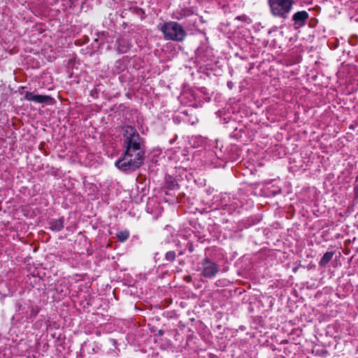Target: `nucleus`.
I'll return each instance as SVG.
<instances>
[{
    "mask_svg": "<svg viewBox=\"0 0 358 358\" xmlns=\"http://www.w3.org/2000/svg\"><path fill=\"white\" fill-rule=\"evenodd\" d=\"M296 270H297V268H293V271H294V272H296Z\"/></svg>",
    "mask_w": 358,
    "mask_h": 358,
    "instance_id": "obj_14",
    "label": "nucleus"
},
{
    "mask_svg": "<svg viewBox=\"0 0 358 358\" xmlns=\"http://www.w3.org/2000/svg\"><path fill=\"white\" fill-rule=\"evenodd\" d=\"M166 40L182 41L186 37L183 27L176 22H168L162 24L159 28Z\"/></svg>",
    "mask_w": 358,
    "mask_h": 358,
    "instance_id": "obj_2",
    "label": "nucleus"
},
{
    "mask_svg": "<svg viewBox=\"0 0 358 358\" xmlns=\"http://www.w3.org/2000/svg\"><path fill=\"white\" fill-rule=\"evenodd\" d=\"M129 234L127 231H117L116 236L121 242L125 241L129 238Z\"/></svg>",
    "mask_w": 358,
    "mask_h": 358,
    "instance_id": "obj_11",
    "label": "nucleus"
},
{
    "mask_svg": "<svg viewBox=\"0 0 358 358\" xmlns=\"http://www.w3.org/2000/svg\"><path fill=\"white\" fill-rule=\"evenodd\" d=\"M124 136L126 150L124 156L115 162V166L122 171H133L142 165L144 150L140 136L134 127H126Z\"/></svg>",
    "mask_w": 358,
    "mask_h": 358,
    "instance_id": "obj_1",
    "label": "nucleus"
},
{
    "mask_svg": "<svg viewBox=\"0 0 358 358\" xmlns=\"http://www.w3.org/2000/svg\"><path fill=\"white\" fill-rule=\"evenodd\" d=\"M334 255V252H333V251L327 252L326 253H324V255L321 258V259L319 262V265L322 267L325 266L331 261Z\"/></svg>",
    "mask_w": 358,
    "mask_h": 358,
    "instance_id": "obj_9",
    "label": "nucleus"
},
{
    "mask_svg": "<svg viewBox=\"0 0 358 358\" xmlns=\"http://www.w3.org/2000/svg\"><path fill=\"white\" fill-rule=\"evenodd\" d=\"M166 260L173 262L176 258V252L173 251L167 252L165 256Z\"/></svg>",
    "mask_w": 358,
    "mask_h": 358,
    "instance_id": "obj_12",
    "label": "nucleus"
},
{
    "mask_svg": "<svg viewBox=\"0 0 358 358\" xmlns=\"http://www.w3.org/2000/svg\"><path fill=\"white\" fill-rule=\"evenodd\" d=\"M255 322H257V324H262V318L258 317L256 319H255Z\"/></svg>",
    "mask_w": 358,
    "mask_h": 358,
    "instance_id": "obj_13",
    "label": "nucleus"
},
{
    "mask_svg": "<svg viewBox=\"0 0 358 358\" xmlns=\"http://www.w3.org/2000/svg\"><path fill=\"white\" fill-rule=\"evenodd\" d=\"M294 3V0H268V5L272 15L283 19L287 17Z\"/></svg>",
    "mask_w": 358,
    "mask_h": 358,
    "instance_id": "obj_3",
    "label": "nucleus"
},
{
    "mask_svg": "<svg viewBox=\"0 0 358 358\" xmlns=\"http://www.w3.org/2000/svg\"><path fill=\"white\" fill-rule=\"evenodd\" d=\"M64 228V220L62 218L53 220L50 223V229L55 231H61Z\"/></svg>",
    "mask_w": 358,
    "mask_h": 358,
    "instance_id": "obj_8",
    "label": "nucleus"
},
{
    "mask_svg": "<svg viewBox=\"0 0 358 358\" xmlns=\"http://www.w3.org/2000/svg\"><path fill=\"white\" fill-rule=\"evenodd\" d=\"M198 270L203 277L212 278L219 272V267L214 262L206 257L199 264Z\"/></svg>",
    "mask_w": 358,
    "mask_h": 358,
    "instance_id": "obj_4",
    "label": "nucleus"
},
{
    "mask_svg": "<svg viewBox=\"0 0 358 358\" xmlns=\"http://www.w3.org/2000/svg\"><path fill=\"white\" fill-rule=\"evenodd\" d=\"M308 18L309 14L307 11L301 10L296 12L292 15V21L294 22V29H298L299 28L304 27Z\"/></svg>",
    "mask_w": 358,
    "mask_h": 358,
    "instance_id": "obj_5",
    "label": "nucleus"
},
{
    "mask_svg": "<svg viewBox=\"0 0 358 358\" xmlns=\"http://www.w3.org/2000/svg\"><path fill=\"white\" fill-rule=\"evenodd\" d=\"M250 172H251V173H252V174H253V173H254V172H253V170H252V169H250Z\"/></svg>",
    "mask_w": 358,
    "mask_h": 358,
    "instance_id": "obj_16",
    "label": "nucleus"
},
{
    "mask_svg": "<svg viewBox=\"0 0 358 358\" xmlns=\"http://www.w3.org/2000/svg\"><path fill=\"white\" fill-rule=\"evenodd\" d=\"M24 99L27 101H31L38 103H50L52 101V97L50 96L35 94L31 92H27L25 93Z\"/></svg>",
    "mask_w": 358,
    "mask_h": 358,
    "instance_id": "obj_6",
    "label": "nucleus"
},
{
    "mask_svg": "<svg viewBox=\"0 0 358 358\" xmlns=\"http://www.w3.org/2000/svg\"><path fill=\"white\" fill-rule=\"evenodd\" d=\"M191 14V12L188 9H182L180 12H177L175 13L174 18L177 20H180L186 16H189Z\"/></svg>",
    "mask_w": 358,
    "mask_h": 358,
    "instance_id": "obj_10",
    "label": "nucleus"
},
{
    "mask_svg": "<svg viewBox=\"0 0 358 358\" xmlns=\"http://www.w3.org/2000/svg\"><path fill=\"white\" fill-rule=\"evenodd\" d=\"M131 48V44L127 39L119 38L117 41V49L120 53L127 52Z\"/></svg>",
    "mask_w": 358,
    "mask_h": 358,
    "instance_id": "obj_7",
    "label": "nucleus"
},
{
    "mask_svg": "<svg viewBox=\"0 0 358 358\" xmlns=\"http://www.w3.org/2000/svg\"><path fill=\"white\" fill-rule=\"evenodd\" d=\"M247 153H248V156L249 154H250V150H248Z\"/></svg>",
    "mask_w": 358,
    "mask_h": 358,
    "instance_id": "obj_15",
    "label": "nucleus"
}]
</instances>
